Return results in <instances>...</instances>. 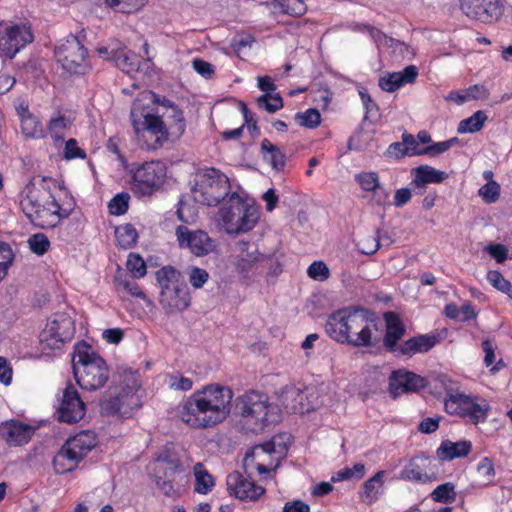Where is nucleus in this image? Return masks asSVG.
Wrapping results in <instances>:
<instances>
[{
	"mask_svg": "<svg viewBox=\"0 0 512 512\" xmlns=\"http://www.w3.org/2000/svg\"><path fill=\"white\" fill-rule=\"evenodd\" d=\"M153 104L165 110L161 115L154 114L142 99L137 98L132 105L131 124L141 148L156 150L169 139L178 140L186 130V119L183 110L171 100L150 92Z\"/></svg>",
	"mask_w": 512,
	"mask_h": 512,
	"instance_id": "nucleus-1",
	"label": "nucleus"
},
{
	"mask_svg": "<svg viewBox=\"0 0 512 512\" xmlns=\"http://www.w3.org/2000/svg\"><path fill=\"white\" fill-rule=\"evenodd\" d=\"M233 396L228 386L207 384L179 403L176 416L192 429L215 427L230 415Z\"/></svg>",
	"mask_w": 512,
	"mask_h": 512,
	"instance_id": "nucleus-2",
	"label": "nucleus"
},
{
	"mask_svg": "<svg viewBox=\"0 0 512 512\" xmlns=\"http://www.w3.org/2000/svg\"><path fill=\"white\" fill-rule=\"evenodd\" d=\"M56 186L52 177L34 176L21 191L20 208L34 226L52 229L71 215L73 206L64 207L56 200Z\"/></svg>",
	"mask_w": 512,
	"mask_h": 512,
	"instance_id": "nucleus-3",
	"label": "nucleus"
},
{
	"mask_svg": "<svg viewBox=\"0 0 512 512\" xmlns=\"http://www.w3.org/2000/svg\"><path fill=\"white\" fill-rule=\"evenodd\" d=\"M377 330L374 312L360 307H344L332 312L325 323L326 334L339 344L353 347H371L373 332Z\"/></svg>",
	"mask_w": 512,
	"mask_h": 512,
	"instance_id": "nucleus-4",
	"label": "nucleus"
},
{
	"mask_svg": "<svg viewBox=\"0 0 512 512\" xmlns=\"http://www.w3.org/2000/svg\"><path fill=\"white\" fill-rule=\"evenodd\" d=\"M72 366L78 385L88 391L105 386L110 377L106 361L85 341L74 347Z\"/></svg>",
	"mask_w": 512,
	"mask_h": 512,
	"instance_id": "nucleus-5",
	"label": "nucleus"
},
{
	"mask_svg": "<svg viewBox=\"0 0 512 512\" xmlns=\"http://www.w3.org/2000/svg\"><path fill=\"white\" fill-rule=\"evenodd\" d=\"M155 276L161 288L159 302L167 313L181 312L190 305L188 286L177 269L164 266Z\"/></svg>",
	"mask_w": 512,
	"mask_h": 512,
	"instance_id": "nucleus-6",
	"label": "nucleus"
},
{
	"mask_svg": "<svg viewBox=\"0 0 512 512\" xmlns=\"http://www.w3.org/2000/svg\"><path fill=\"white\" fill-rule=\"evenodd\" d=\"M259 210L233 192L220 209V217L227 233L239 234L251 231L259 220Z\"/></svg>",
	"mask_w": 512,
	"mask_h": 512,
	"instance_id": "nucleus-7",
	"label": "nucleus"
},
{
	"mask_svg": "<svg viewBox=\"0 0 512 512\" xmlns=\"http://www.w3.org/2000/svg\"><path fill=\"white\" fill-rule=\"evenodd\" d=\"M479 397L466 395L458 389H447L443 399L447 414L458 416L472 425L484 423L490 412V405L485 399L478 402Z\"/></svg>",
	"mask_w": 512,
	"mask_h": 512,
	"instance_id": "nucleus-8",
	"label": "nucleus"
},
{
	"mask_svg": "<svg viewBox=\"0 0 512 512\" xmlns=\"http://www.w3.org/2000/svg\"><path fill=\"white\" fill-rule=\"evenodd\" d=\"M84 35H69L55 48V57L62 68L70 74L85 75L91 70L88 49L83 43Z\"/></svg>",
	"mask_w": 512,
	"mask_h": 512,
	"instance_id": "nucleus-9",
	"label": "nucleus"
},
{
	"mask_svg": "<svg viewBox=\"0 0 512 512\" xmlns=\"http://www.w3.org/2000/svg\"><path fill=\"white\" fill-rule=\"evenodd\" d=\"M167 168L161 161H148L132 170L131 190L137 197H150L165 183Z\"/></svg>",
	"mask_w": 512,
	"mask_h": 512,
	"instance_id": "nucleus-10",
	"label": "nucleus"
},
{
	"mask_svg": "<svg viewBox=\"0 0 512 512\" xmlns=\"http://www.w3.org/2000/svg\"><path fill=\"white\" fill-rule=\"evenodd\" d=\"M161 462L155 470V484L163 495L176 499L188 481V473L178 458L165 457Z\"/></svg>",
	"mask_w": 512,
	"mask_h": 512,
	"instance_id": "nucleus-11",
	"label": "nucleus"
},
{
	"mask_svg": "<svg viewBox=\"0 0 512 512\" xmlns=\"http://www.w3.org/2000/svg\"><path fill=\"white\" fill-rule=\"evenodd\" d=\"M230 192L229 178L216 168H209L202 183L193 190L194 200L202 205L217 206Z\"/></svg>",
	"mask_w": 512,
	"mask_h": 512,
	"instance_id": "nucleus-12",
	"label": "nucleus"
},
{
	"mask_svg": "<svg viewBox=\"0 0 512 512\" xmlns=\"http://www.w3.org/2000/svg\"><path fill=\"white\" fill-rule=\"evenodd\" d=\"M75 331L74 320L69 315L66 313L54 314L40 333L39 340L42 349H60L66 342L72 340Z\"/></svg>",
	"mask_w": 512,
	"mask_h": 512,
	"instance_id": "nucleus-13",
	"label": "nucleus"
},
{
	"mask_svg": "<svg viewBox=\"0 0 512 512\" xmlns=\"http://www.w3.org/2000/svg\"><path fill=\"white\" fill-rule=\"evenodd\" d=\"M142 406L135 386L121 387L114 395L100 402L101 413L119 419H129Z\"/></svg>",
	"mask_w": 512,
	"mask_h": 512,
	"instance_id": "nucleus-14",
	"label": "nucleus"
},
{
	"mask_svg": "<svg viewBox=\"0 0 512 512\" xmlns=\"http://www.w3.org/2000/svg\"><path fill=\"white\" fill-rule=\"evenodd\" d=\"M268 396L254 390L247 391L236 399V410L247 423L263 429L268 424Z\"/></svg>",
	"mask_w": 512,
	"mask_h": 512,
	"instance_id": "nucleus-15",
	"label": "nucleus"
},
{
	"mask_svg": "<svg viewBox=\"0 0 512 512\" xmlns=\"http://www.w3.org/2000/svg\"><path fill=\"white\" fill-rule=\"evenodd\" d=\"M34 34L30 24L0 22V55L13 59L26 45L32 43Z\"/></svg>",
	"mask_w": 512,
	"mask_h": 512,
	"instance_id": "nucleus-16",
	"label": "nucleus"
},
{
	"mask_svg": "<svg viewBox=\"0 0 512 512\" xmlns=\"http://www.w3.org/2000/svg\"><path fill=\"white\" fill-rule=\"evenodd\" d=\"M505 4V0H459L465 16L484 24L498 22L505 13Z\"/></svg>",
	"mask_w": 512,
	"mask_h": 512,
	"instance_id": "nucleus-17",
	"label": "nucleus"
},
{
	"mask_svg": "<svg viewBox=\"0 0 512 512\" xmlns=\"http://www.w3.org/2000/svg\"><path fill=\"white\" fill-rule=\"evenodd\" d=\"M400 479L418 484H427L438 479L436 460L421 452L413 456L400 472Z\"/></svg>",
	"mask_w": 512,
	"mask_h": 512,
	"instance_id": "nucleus-18",
	"label": "nucleus"
},
{
	"mask_svg": "<svg viewBox=\"0 0 512 512\" xmlns=\"http://www.w3.org/2000/svg\"><path fill=\"white\" fill-rule=\"evenodd\" d=\"M175 235L179 247L188 249L197 257L208 255L215 248L214 240L203 230H190L184 225H179Z\"/></svg>",
	"mask_w": 512,
	"mask_h": 512,
	"instance_id": "nucleus-19",
	"label": "nucleus"
},
{
	"mask_svg": "<svg viewBox=\"0 0 512 512\" xmlns=\"http://www.w3.org/2000/svg\"><path fill=\"white\" fill-rule=\"evenodd\" d=\"M427 385L425 377L406 369L394 370L389 377V393L393 399L404 393L419 392Z\"/></svg>",
	"mask_w": 512,
	"mask_h": 512,
	"instance_id": "nucleus-20",
	"label": "nucleus"
},
{
	"mask_svg": "<svg viewBox=\"0 0 512 512\" xmlns=\"http://www.w3.org/2000/svg\"><path fill=\"white\" fill-rule=\"evenodd\" d=\"M229 494L242 501H257L265 494V488L246 478L239 471H233L226 478Z\"/></svg>",
	"mask_w": 512,
	"mask_h": 512,
	"instance_id": "nucleus-21",
	"label": "nucleus"
},
{
	"mask_svg": "<svg viewBox=\"0 0 512 512\" xmlns=\"http://www.w3.org/2000/svg\"><path fill=\"white\" fill-rule=\"evenodd\" d=\"M86 413V406L77 389L69 384L63 391L62 401L58 408V419L68 424L77 423Z\"/></svg>",
	"mask_w": 512,
	"mask_h": 512,
	"instance_id": "nucleus-22",
	"label": "nucleus"
},
{
	"mask_svg": "<svg viewBox=\"0 0 512 512\" xmlns=\"http://www.w3.org/2000/svg\"><path fill=\"white\" fill-rule=\"evenodd\" d=\"M441 338L438 333L431 332L413 336L401 343L396 358L410 359L416 354H424L432 350Z\"/></svg>",
	"mask_w": 512,
	"mask_h": 512,
	"instance_id": "nucleus-23",
	"label": "nucleus"
},
{
	"mask_svg": "<svg viewBox=\"0 0 512 512\" xmlns=\"http://www.w3.org/2000/svg\"><path fill=\"white\" fill-rule=\"evenodd\" d=\"M384 320L386 332L383 337V346L387 352L395 356L401 347L399 341L405 335L406 328L399 315L395 312H386L384 314Z\"/></svg>",
	"mask_w": 512,
	"mask_h": 512,
	"instance_id": "nucleus-24",
	"label": "nucleus"
},
{
	"mask_svg": "<svg viewBox=\"0 0 512 512\" xmlns=\"http://www.w3.org/2000/svg\"><path fill=\"white\" fill-rule=\"evenodd\" d=\"M236 248L239 252L236 270L243 276H247L258 263L268 259V256L261 254L256 245L248 241H238Z\"/></svg>",
	"mask_w": 512,
	"mask_h": 512,
	"instance_id": "nucleus-25",
	"label": "nucleus"
},
{
	"mask_svg": "<svg viewBox=\"0 0 512 512\" xmlns=\"http://www.w3.org/2000/svg\"><path fill=\"white\" fill-rule=\"evenodd\" d=\"M33 427L16 420L0 424V437L10 446L28 443L33 435Z\"/></svg>",
	"mask_w": 512,
	"mask_h": 512,
	"instance_id": "nucleus-26",
	"label": "nucleus"
},
{
	"mask_svg": "<svg viewBox=\"0 0 512 512\" xmlns=\"http://www.w3.org/2000/svg\"><path fill=\"white\" fill-rule=\"evenodd\" d=\"M418 74V68L415 65H408L402 71L387 72L379 78L378 85L383 91L392 93L406 84L415 83Z\"/></svg>",
	"mask_w": 512,
	"mask_h": 512,
	"instance_id": "nucleus-27",
	"label": "nucleus"
},
{
	"mask_svg": "<svg viewBox=\"0 0 512 512\" xmlns=\"http://www.w3.org/2000/svg\"><path fill=\"white\" fill-rule=\"evenodd\" d=\"M96 444V435L91 431L85 430L68 438L63 444V447L72 454H75L79 461H82Z\"/></svg>",
	"mask_w": 512,
	"mask_h": 512,
	"instance_id": "nucleus-28",
	"label": "nucleus"
},
{
	"mask_svg": "<svg viewBox=\"0 0 512 512\" xmlns=\"http://www.w3.org/2000/svg\"><path fill=\"white\" fill-rule=\"evenodd\" d=\"M472 451V443L469 440L453 442L443 440L436 450L437 457L442 461H450L456 458H463Z\"/></svg>",
	"mask_w": 512,
	"mask_h": 512,
	"instance_id": "nucleus-29",
	"label": "nucleus"
},
{
	"mask_svg": "<svg viewBox=\"0 0 512 512\" xmlns=\"http://www.w3.org/2000/svg\"><path fill=\"white\" fill-rule=\"evenodd\" d=\"M21 132L27 139H43L46 137V131L40 119L29 111L28 106L24 112H20Z\"/></svg>",
	"mask_w": 512,
	"mask_h": 512,
	"instance_id": "nucleus-30",
	"label": "nucleus"
},
{
	"mask_svg": "<svg viewBox=\"0 0 512 512\" xmlns=\"http://www.w3.org/2000/svg\"><path fill=\"white\" fill-rule=\"evenodd\" d=\"M414 178L411 184L415 187L421 188L430 183H441L447 178L444 171L435 169L429 165H420L412 169Z\"/></svg>",
	"mask_w": 512,
	"mask_h": 512,
	"instance_id": "nucleus-31",
	"label": "nucleus"
},
{
	"mask_svg": "<svg viewBox=\"0 0 512 512\" xmlns=\"http://www.w3.org/2000/svg\"><path fill=\"white\" fill-rule=\"evenodd\" d=\"M71 126L72 120L59 112L48 121L46 135H50L54 145H61L65 139V131Z\"/></svg>",
	"mask_w": 512,
	"mask_h": 512,
	"instance_id": "nucleus-32",
	"label": "nucleus"
},
{
	"mask_svg": "<svg viewBox=\"0 0 512 512\" xmlns=\"http://www.w3.org/2000/svg\"><path fill=\"white\" fill-rule=\"evenodd\" d=\"M262 157L269 162L276 171H282L286 164V156L280 148L272 144L268 139H263L260 144Z\"/></svg>",
	"mask_w": 512,
	"mask_h": 512,
	"instance_id": "nucleus-33",
	"label": "nucleus"
},
{
	"mask_svg": "<svg viewBox=\"0 0 512 512\" xmlns=\"http://www.w3.org/2000/svg\"><path fill=\"white\" fill-rule=\"evenodd\" d=\"M385 471L381 470L366 480L362 486L360 497L367 503L376 502L379 498V489L384 484Z\"/></svg>",
	"mask_w": 512,
	"mask_h": 512,
	"instance_id": "nucleus-34",
	"label": "nucleus"
},
{
	"mask_svg": "<svg viewBox=\"0 0 512 512\" xmlns=\"http://www.w3.org/2000/svg\"><path fill=\"white\" fill-rule=\"evenodd\" d=\"M80 462L75 454L62 446L53 458V467L57 474H65L73 471Z\"/></svg>",
	"mask_w": 512,
	"mask_h": 512,
	"instance_id": "nucleus-35",
	"label": "nucleus"
},
{
	"mask_svg": "<svg viewBox=\"0 0 512 512\" xmlns=\"http://www.w3.org/2000/svg\"><path fill=\"white\" fill-rule=\"evenodd\" d=\"M195 485L194 490L199 494H208L212 491L215 482L213 476L207 471L202 463L194 465Z\"/></svg>",
	"mask_w": 512,
	"mask_h": 512,
	"instance_id": "nucleus-36",
	"label": "nucleus"
},
{
	"mask_svg": "<svg viewBox=\"0 0 512 512\" xmlns=\"http://www.w3.org/2000/svg\"><path fill=\"white\" fill-rule=\"evenodd\" d=\"M138 237L139 235L136 228L130 223L120 225L115 229L117 245L122 249L134 247L138 241Z\"/></svg>",
	"mask_w": 512,
	"mask_h": 512,
	"instance_id": "nucleus-37",
	"label": "nucleus"
},
{
	"mask_svg": "<svg viewBox=\"0 0 512 512\" xmlns=\"http://www.w3.org/2000/svg\"><path fill=\"white\" fill-rule=\"evenodd\" d=\"M114 63L116 67L127 74L137 72L140 67V61L136 54L132 53L131 51H127L126 47L124 46H121L120 50L118 51Z\"/></svg>",
	"mask_w": 512,
	"mask_h": 512,
	"instance_id": "nucleus-38",
	"label": "nucleus"
},
{
	"mask_svg": "<svg viewBox=\"0 0 512 512\" xmlns=\"http://www.w3.org/2000/svg\"><path fill=\"white\" fill-rule=\"evenodd\" d=\"M488 117L486 113L482 110H478L473 113L470 117L463 119L459 122L457 127V132L460 134L465 133H476L480 131Z\"/></svg>",
	"mask_w": 512,
	"mask_h": 512,
	"instance_id": "nucleus-39",
	"label": "nucleus"
},
{
	"mask_svg": "<svg viewBox=\"0 0 512 512\" xmlns=\"http://www.w3.org/2000/svg\"><path fill=\"white\" fill-rule=\"evenodd\" d=\"M456 486L452 482H445L438 485L431 493L430 497L434 502L443 504H452L456 501Z\"/></svg>",
	"mask_w": 512,
	"mask_h": 512,
	"instance_id": "nucleus-40",
	"label": "nucleus"
},
{
	"mask_svg": "<svg viewBox=\"0 0 512 512\" xmlns=\"http://www.w3.org/2000/svg\"><path fill=\"white\" fill-rule=\"evenodd\" d=\"M256 104L259 109L269 113H275L284 106L283 99L279 93H264L256 99Z\"/></svg>",
	"mask_w": 512,
	"mask_h": 512,
	"instance_id": "nucleus-41",
	"label": "nucleus"
},
{
	"mask_svg": "<svg viewBox=\"0 0 512 512\" xmlns=\"http://www.w3.org/2000/svg\"><path fill=\"white\" fill-rule=\"evenodd\" d=\"M481 347L485 354L484 364L486 367H491L490 371L492 373L498 372L506 366L502 359L495 362V347L491 340L484 339L481 343Z\"/></svg>",
	"mask_w": 512,
	"mask_h": 512,
	"instance_id": "nucleus-42",
	"label": "nucleus"
},
{
	"mask_svg": "<svg viewBox=\"0 0 512 512\" xmlns=\"http://www.w3.org/2000/svg\"><path fill=\"white\" fill-rule=\"evenodd\" d=\"M126 268L134 279H141L147 273V265L143 257L134 252L129 253L126 261Z\"/></svg>",
	"mask_w": 512,
	"mask_h": 512,
	"instance_id": "nucleus-43",
	"label": "nucleus"
},
{
	"mask_svg": "<svg viewBox=\"0 0 512 512\" xmlns=\"http://www.w3.org/2000/svg\"><path fill=\"white\" fill-rule=\"evenodd\" d=\"M355 182L360 186L364 192L371 193L373 190L378 188L380 178L375 171H362L354 176Z\"/></svg>",
	"mask_w": 512,
	"mask_h": 512,
	"instance_id": "nucleus-44",
	"label": "nucleus"
},
{
	"mask_svg": "<svg viewBox=\"0 0 512 512\" xmlns=\"http://www.w3.org/2000/svg\"><path fill=\"white\" fill-rule=\"evenodd\" d=\"M295 121L301 127L315 129L321 124V114L317 109L309 108L304 112H297Z\"/></svg>",
	"mask_w": 512,
	"mask_h": 512,
	"instance_id": "nucleus-45",
	"label": "nucleus"
},
{
	"mask_svg": "<svg viewBox=\"0 0 512 512\" xmlns=\"http://www.w3.org/2000/svg\"><path fill=\"white\" fill-rule=\"evenodd\" d=\"M148 0H105L106 4L116 12L134 13L140 10Z\"/></svg>",
	"mask_w": 512,
	"mask_h": 512,
	"instance_id": "nucleus-46",
	"label": "nucleus"
},
{
	"mask_svg": "<svg viewBox=\"0 0 512 512\" xmlns=\"http://www.w3.org/2000/svg\"><path fill=\"white\" fill-rule=\"evenodd\" d=\"M487 280L495 289L506 294L512 300V283L505 279L500 271L489 270Z\"/></svg>",
	"mask_w": 512,
	"mask_h": 512,
	"instance_id": "nucleus-47",
	"label": "nucleus"
},
{
	"mask_svg": "<svg viewBox=\"0 0 512 512\" xmlns=\"http://www.w3.org/2000/svg\"><path fill=\"white\" fill-rule=\"evenodd\" d=\"M130 195L127 192H120L116 194L108 202V210L111 215L121 216L124 215L129 209Z\"/></svg>",
	"mask_w": 512,
	"mask_h": 512,
	"instance_id": "nucleus-48",
	"label": "nucleus"
},
{
	"mask_svg": "<svg viewBox=\"0 0 512 512\" xmlns=\"http://www.w3.org/2000/svg\"><path fill=\"white\" fill-rule=\"evenodd\" d=\"M28 247L30 251L37 256H43L50 249V240L44 233H35L31 235L28 240Z\"/></svg>",
	"mask_w": 512,
	"mask_h": 512,
	"instance_id": "nucleus-49",
	"label": "nucleus"
},
{
	"mask_svg": "<svg viewBox=\"0 0 512 512\" xmlns=\"http://www.w3.org/2000/svg\"><path fill=\"white\" fill-rule=\"evenodd\" d=\"M115 285L118 290H122L131 297L149 301L147 295L134 280L115 278Z\"/></svg>",
	"mask_w": 512,
	"mask_h": 512,
	"instance_id": "nucleus-50",
	"label": "nucleus"
},
{
	"mask_svg": "<svg viewBox=\"0 0 512 512\" xmlns=\"http://www.w3.org/2000/svg\"><path fill=\"white\" fill-rule=\"evenodd\" d=\"M307 275L319 282L329 279L331 273L327 264L322 260L313 261L307 268Z\"/></svg>",
	"mask_w": 512,
	"mask_h": 512,
	"instance_id": "nucleus-51",
	"label": "nucleus"
},
{
	"mask_svg": "<svg viewBox=\"0 0 512 512\" xmlns=\"http://www.w3.org/2000/svg\"><path fill=\"white\" fill-rule=\"evenodd\" d=\"M365 474V466L362 463H356L353 467H345L332 477L333 481H343L351 478L361 479Z\"/></svg>",
	"mask_w": 512,
	"mask_h": 512,
	"instance_id": "nucleus-52",
	"label": "nucleus"
},
{
	"mask_svg": "<svg viewBox=\"0 0 512 512\" xmlns=\"http://www.w3.org/2000/svg\"><path fill=\"white\" fill-rule=\"evenodd\" d=\"M458 141L459 139L457 137H453L446 141L436 142L424 147L422 152L424 153V155L434 157L448 151L452 146L457 144Z\"/></svg>",
	"mask_w": 512,
	"mask_h": 512,
	"instance_id": "nucleus-53",
	"label": "nucleus"
},
{
	"mask_svg": "<svg viewBox=\"0 0 512 512\" xmlns=\"http://www.w3.org/2000/svg\"><path fill=\"white\" fill-rule=\"evenodd\" d=\"M14 259L13 252L8 244L0 243V281L5 278Z\"/></svg>",
	"mask_w": 512,
	"mask_h": 512,
	"instance_id": "nucleus-54",
	"label": "nucleus"
},
{
	"mask_svg": "<svg viewBox=\"0 0 512 512\" xmlns=\"http://www.w3.org/2000/svg\"><path fill=\"white\" fill-rule=\"evenodd\" d=\"M479 195L485 203H495L500 197V185L497 182H487L479 189Z\"/></svg>",
	"mask_w": 512,
	"mask_h": 512,
	"instance_id": "nucleus-55",
	"label": "nucleus"
},
{
	"mask_svg": "<svg viewBox=\"0 0 512 512\" xmlns=\"http://www.w3.org/2000/svg\"><path fill=\"white\" fill-rule=\"evenodd\" d=\"M280 7L284 14L291 16H302L307 10L303 0H283Z\"/></svg>",
	"mask_w": 512,
	"mask_h": 512,
	"instance_id": "nucleus-56",
	"label": "nucleus"
},
{
	"mask_svg": "<svg viewBox=\"0 0 512 512\" xmlns=\"http://www.w3.org/2000/svg\"><path fill=\"white\" fill-rule=\"evenodd\" d=\"M480 89L479 85H473L466 89L465 92H460L458 90H452L447 95L446 99L448 101L455 102L458 105L465 103L471 99H478V96L473 94V91H478Z\"/></svg>",
	"mask_w": 512,
	"mask_h": 512,
	"instance_id": "nucleus-57",
	"label": "nucleus"
},
{
	"mask_svg": "<svg viewBox=\"0 0 512 512\" xmlns=\"http://www.w3.org/2000/svg\"><path fill=\"white\" fill-rule=\"evenodd\" d=\"M477 472L485 479L486 483H491L495 476V468L492 459L483 457L477 464Z\"/></svg>",
	"mask_w": 512,
	"mask_h": 512,
	"instance_id": "nucleus-58",
	"label": "nucleus"
},
{
	"mask_svg": "<svg viewBox=\"0 0 512 512\" xmlns=\"http://www.w3.org/2000/svg\"><path fill=\"white\" fill-rule=\"evenodd\" d=\"M402 141L404 143L405 149L407 150L408 156H418L424 155L422 152L423 148L420 147L417 138L414 135L405 132L402 134Z\"/></svg>",
	"mask_w": 512,
	"mask_h": 512,
	"instance_id": "nucleus-59",
	"label": "nucleus"
},
{
	"mask_svg": "<svg viewBox=\"0 0 512 512\" xmlns=\"http://www.w3.org/2000/svg\"><path fill=\"white\" fill-rule=\"evenodd\" d=\"M208 279V272L199 267H193L189 273V282L195 289L202 288Z\"/></svg>",
	"mask_w": 512,
	"mask_h": 512,
	"instance_id": "nucleus-60",
	"label": "nucleus"
},
{
	"mask_svg": "<svg viewBox=\"0 0 512 512\" xmlns=\"http://www.w3.org/2000/svg\"><path fill=\"white\" fill-rule=\"evenodd\" d=\"M64 156L66 159H84L86 158V153L78 147L76 139L71 138L65 143Z\"/></svg>",
	"mask_w": 512,
	"mask_h": 512,
	"instance_id": "nucleus-61",
	"label": "nucleus"
},
{
	"mask_svg": "<svg viewBox=\"0 0 512 512\" xmlns=\"http://www.w3.org/2000/svg\"><path fill=\"white\" fill-rule=\"evenodd\" d=\"M485 251L499 264L508 258V249L503 244H489L485 247Z\"/></svg>",
	"mask_w": 512,
	"mask_h": 512,
	"instance_id": "nucleus-62",
	"label": "nucleus"
},
{
	"mask_svg": "<svg viewBox=\"0 0 512 512\" xmlns=\"http://www.w3.org/2000/svg\"><path fill=\"white\" fill-rule=\"evenodd\" d=\"M169 386L175 390L189 391L193 387V381L188 377L171 375L169 379Z\"/></svg>",
	"mask_w": 512,
	"mask_h": 512,
	"instance_id": "nucleus-63",
	"label": "nucleus"
},
{
	"mask_svg": "<svg viewBox=\"0 0 512 512\" xmlns=\"http://www.w3.org/2000/svg\"><path fill=\"white\" fill-rule=\"evenodd\" d=\"M385 156L387 158H391V159H395V160H400V159L404 158L405 156H408L407 150L405 149L403 141L391 143L385 152Z\"/></svg>",
	"mask_w": 512,
	"mask_h": 512,
	"instance_id": "nucleus-64",
	"label": "nucleus"
}]
</instances>
